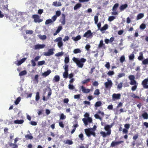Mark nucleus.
<instances>
[{"label": "nucleus", "instance_id": "f257e3e1", "mask_svg": "<svg viewBox=\"0 0 148 148\" xmlns=\"http://www.w3.org/2000/svg\"><path fill=\"white\" fill-rule=\"evenodd\" d=\"M72 60L79 67L82 68L84 65V63L86 61V60L84 58H82L80 59L74 57Z\"/></svg>", "mask_w": 148, "mask_h": 148}, {"label": "nucleus", "instance_id": "f03ea898", "mask_svg": "<svg viewBox=\"0 0 148 148\" xmlns=\"http://www.w3.org/2000/svg\"><path fill=\"white\" fill-rule=\"evenodd\" d=\"M128 78L130 81V84L134 85L132 87L131 90L133 91H134L136 89L138 84V83L135 80V76L133 75H130L128 77Z\"/></svg>", "mask_w": 148, "mask_h": 148}, {"label": "nucleus", "instance_id": "7ed1b4c3", "mask_svg": "<svg viewBox=\"0 0 148 148\" xmlns=\"http://www.w3.org/2000/svg\"><path fill=\"white\" fill-rule=\"evenodd\" d=\"M68 65L66 64L63 66L65 71L63 74V76L64 78H67L68 76Z\"/></svg>", "mask_w": 148, "mask_h": 148}, {"label": "nucleus", "instance_id": "20e7f679", "mask_svg": "<svg viewBox=\"0 0 148 148\" xmlns=\"http://www.w3.org/2000/svg\"><path fill=\"white\" fill-rule=\"evenodd\" d=\"M32 18L34 19V21L36 23H40L42 21V19L40 18L39 16L37 14L33 15Z\"/></svg>", "mask_w": 148, "mask_h": 148}, {"label": "nucleus", "instance_id": "39448f33", "mask_svg": "<svg viewBox=\"0 0 148 148\" xmlns=\"http://www.w3.org/2000/svg\"><path fill=\"white\" fill-rule=\"evenodd\" d=\"M18 140V138H16L14 140V143H9L8 144L10 146L12 147V148H18V145L16 144L17 141Z\"/></svg>", "mask_w": 148, "mask_h": 148}, {"label": "nucleus", "instance_id": "423d86ee", "mask_svg": "<svg viewBox=\"0 0 148 148\" xmlns=\"http://www.w3.org/2000/svg\"><path fill=\"white\" fill-rule=\"evenodd\" d=\"M83 36L87 38H91L93 36V34L90 30H88L85 33Z\"/></svg>", "mask_w": 148, "mask_h": 148}, {"label": "nucleus", "instance_id": "0eeeda50", "mask_svg": "<svg viewBox=\"0 0 148 148\" xmlns=\"http://www.w3.org/2000/svg\"><path fill=\"white\" fill-rule=\"evenodd\" d=\"M105 87L106 88L110 89L112 85V83L111 80L108 79V81L104 84Z\"/></svg>", "mask_w": 148, "mask_h": 148}, {"label": "nucleus", "instance_id": "6e6552de", "mask_svg": "<svg viewBox=\"0 0 148 148\" xmlns=\"http://www.w3.org/2000/svg\"><path fill=\"white\" fill-rule=\"evenodd\" d=\"M54 50V49H51L48 50L47 52H45L44 53V55L45 56H50L53 55L54 52L53 51Z\"/></svg>", "mask_w": 148, "mask_h": 148}, {"label": "nucleus", "instance_id": "1a4fd4ad", "mask_svg": "<svg viewBox=\"0 0 148 148\" xmlns=\"http://www.w3.org/2000/svg\"><path fill=\"white\" fill-rule=\"evenodd\" d=\"M82 121L85 125H88V123H92V119L90 117H88L87 119L83 118L82 119Z\"/></svg>", "mask_w": 148, "mask_h": 148}, {"label": "nucleus", "instance_id": "9d476101", "mask_svg": "<svg viewBox=\"0 0 148 148\" xmlns=\"http://www.w3.org/2000/svg\"><path fill=\"white\" fill-rule=\"evenodd\" d=\"M92 130H93V129L92 128L86 129L84 130L86 135L88 137H89L90 136L91 134H92Z\"/></svg>", "mask_w": 148, "mask_h": 148}, {"label": "nucleus", "instance_id": "9b49d317", "mask_svg": "<svg viewBox=\"0 0 148 148\" xmlns=\"http://www.w3.org/2000/svg\"><path fill=\"white\" fill-rule=\"evenodd\" d=\"M26 58H23L20 60H17L15 62V63L17 66H19L23 63L26 60Z\"/></svg>", "mask_w": 148, "mask_h": 148}, {"label": "nucleus", "instance_id": "f8f14e48", "mask_svg": "<svg viewBox=\"0 0 148 148\" xmlns=\"http://www.w3.org/2000/svg\"><path fill=\"white\" fill-rule=\"evenodd\" d=\"M123 142H124L123 141H120L117 142L113 141H112L111 144V146L113 147L116 145H119L122 143H123Z\"/></svg>", "mask_w": 148, "mask_h": 148}, {"label": "nucleus", "instance_id": "ddd939ff", "mask_svg": "<svg viewBox=\"0 0 148 148\" xmlns=\"http://www.w3.org/2000/svg\"><path fill=\"white\" fill-rule=\"evenodd\" d=\"M114 125V123H113L111 124V125H107L104 127V129L106 131H108L110 132V133H111V130L110 128Z\"/></svg>", "mask_w": 148, "mask_h": 148}, {"label": "nucleus", "instance_id": "4468645a", "mask_svg": "<svg viewBox=\"0 0 148 148\" xmlns=\"http://www.w3.org/2000/svg\"><path fill=\"white\" fill-rule=\"evenodd\" d=\"M107 131L106 133L103 131L101 132H100V134L102 135L103 138L106 137L107 136H110L111 134L110 131Z\"/></svg>", "mask_w": 148, "mask_h": 148}, {"label": "nucleus", "instance_id": "2eb2a0df", "mask_svg": "<svg viewBox=\"0 0 148 148\" xmlns=\"http://www.w3.org/2000/svg\"><path fill=\"white\" fill-rule=\"evenodd\" d=\"M1 9L3 11L4 10H7L8 12L9 11V10L8 8V4H6V5H2L0 6Z\"/></svg>", "mask_w": 148, "mask_h": 148}, {"label": "nucleus", "instance_id": "dca6fc26", "mask_svg": "<svg viewBox=\"0 0 148 148\" xmlns=\"http://www.w3.org/2000/svg\"><path fill=\"white\" fill-rule=\"evenodd\" d=\"M103 47V49L106 48V46L103 43V41L101 40L100 41L99 43L98 46V48L100 49Z\"/></svg>", "mask_w": 148, "mask_h": 148}, {"label": "nucleus", "instance_id": "f3484780", "mask_svg": "<svg viewBox=\"0 0 148 148\" xmlns=\"http://www.w3.org/2000/svg\"><path fill=\"white\" fill-rule=\"evenodd\" d=\"M81 87L82 92L84 93H88L90 91V89H86L83 86H82Z\"/></svg>", "mask_w": 148, "mask_h": 148}, {"label": "nucleus", "instance_id": "a211bd4d", "mask_svg": "<svg viewBox=\"0 0 148 148\" xmlns=\"http://www.w3.org/2000/svg\"><path fill=\"white\" fill-rule=\"evenodd\" d=\"M45 47V45L44 44H37L35 45L34 47L35 49H37L43 48Z\"/></svg>", "mask_w": 148, "mask_h": 148}, {"label": "nucleus", "instance_id": "6ab92c4d", "mask_svg": "<svg viewBox=\"0 0 148 148\" xmlns=\"http://www.w3.org/2000/svg\"><path fill=\"white\" fill-rule=\"evenodd\" d=\"M112 98L114 99H120L121 95L120 94H113L112 96Z\"/></svg>", "mask_w": 148, "mask_h": 148}, {"label": "nucleus", "instance_id": "aec40b11", "mask_svg": "<svg viewBox=\"0 0 148 148\" xmlns=\"http://www.w3.org/2000/svg\"><path fill=\"white\" fill-rule=\"evenodd\" d=\"M51 71L49 69L46 71L45 72L42 74V75L44 77H46L48 76L51 73Z\"/></svg>", "mask_w": 148, "mask_h": 148}, {"label": "nucleus", "instance_id": "412c9836", "mask_svg": "<svg viewBox=\"0 0 148 148\" xmlns=\"http://www.w3.org/2000/svg\"><path fill=\"white\" fill-rule=\"evenodd\" d=\"M60 80V77L58 75H56L54 77L53 79V82H58Z\"/></svg>", "mask_w": 148, "mask_h": 148}, {"label": "nucleus", "instance_id": "4be33fe9", "mask_svg": "<svg viewBox=\"0 0 148 148\" xmlns=\"http://www.w3.org/2000/svg\"><path fill=\"white\" fill-rule=\"evenodd\" d=\"M62 27L61 26H58L57 29L56 31V32L54 33L53 35H56L58 33H59L60 31L62 29Z\"/></svg>", "mask_w": 148, "mask_h": 148}, {"label": "nucleus", "instance_id": "5701e85b", "mask_svg": "<svg viewBox=\"0 0 148 148\" xmlns=\"http://www.w3.org/2000/svg\"><path fill=\"white\" fill-rule=\"evenodd\" d=\"M148 82V79H145L142 82V84L143 85L144 88H145L146 86L147 85V84Z\"/></svg>", "mask_w": 148, "mask_h": 148}, {"label": "nucleus", "instance_id": "b1692460", "mask_svg": "<svg viewBox=\"0 0 148 148\" xmlns=\"http://www.w3.org/2000/svg\"><path fill=\"white\" fill-rule=\"evenodd\" d=\"M127 4H125L122 5L120 7V9L121 11H122L126 9L127 7Z\"/></svg>", "mask_w": 148, "mask_h": 148}, {"label": "nucleus", "instance_id": "393cba45", "mask_svg": "<svg viewBox=\"0 0 148 148\" xmlns=\"http://www.w3.org/2000/svg\"><path fill=\"white\" fill-rule=\"evenodd\" d=\"M82 6V4L80 3H78L74 7V10H76L77 9H79Z\"/></svg>", "mask_w": 148, "mask_h": 148}, {"label": "nucleus", "instance_id": "a878e982", "mask_svg": "<svg viewBox=\"0 0 148 148\" xmlns=\"http://www.w3.org/2000/svg\"><path fill=\"white\" fill-rule=\"evenodd\" d=\"M24 122L23 120H16L14 121V123L16 124H21Z\"/></svg>", "mask_w": 148, "mask_h": 148}, {"label": "nucleus", "instance_id": "bb28decb", "mask_svg": "<svg viewBox=\"0 0 148 148\" xmlns=\"http://www.w3.org/2000/svg\"><path fill=\"white\" fill-rule=\"evenodd\" d=\"M144 16L143 13H140L138 14L137 16L136 19L137 20H139L143 17Z\"/></svg>", "mask_w": 148, "mask_h": 148}, {"label": "nucleus", "instance_id": "cd10ccee", "mask_svg": "<svg viewBox=\"0 0 148 148\" xmlns=\"http://www.w3.org/2000/svg\"><path fill=\"white\" fill-rule=\"evenodd\" d=\"M108 28V25L107 24H106L104 25V26L102 27L100 30L101 31H103L107 29Z\"/></svg>", "mask_w": 148, "mask_h": 148}, {"label": "nucleus", "instance_id": "c85d7f7f", "mask_svg": "<svg viewBox=\"0 0 148 148\" xmlns=\"http://www.w3.org/2000/svg\"><path fill=\"white\" fill-rule=\"evenodd\" d=\"M62 21L61 22V24L63 25H64L65 24L66 21H65V15L64 14H62Z\"/></svg>", "mask_w": 148, "mask_h": 148}, {"label": "nucleus", "instance_id": "c756f323", "mask_svg": "<svg viewBox=\"0 0 148 148\" xmlns=\"http://www.w3.org/2000/svg\"><path fill=\"white\" fill-rule=\"evenodd\" d=\"M140 56L138 58V59L139 60H141L143 58V54L142 52H140L139 53Z\"/></svg>", "mask_w": 148, "mask_h": 148}, {"label": "nucleus", "instance_id": "7c9ffc66", "mask_svg": "<svg viewBox=\"0 0 148 148\" xmlns=\"http://www.w3.org/2000/svg\"><path fill=\"white\" fill-rule=\"evenodd\" d=\"M64 143L65 144H67L69 145H72L73 143L72 141L69 139L67 140L66 141H64Z\"/></svg>", "mask_w": 148, "mask_h": 148}, {"label": "nucleus", "instance_id": "2f4dec72", "mask_svg": "<svg viewBox=\"0 0 148 148\" xmlns=\"http://www.w3.org/2000/svg\"><path fill=\"white\" fill-rule=\"evenodd\" d=\"M119 5V4L118 3L115 4L112 8V10L113 11H116L117 8Z\"/></svg>", "mask_w": 148, "mask_h": 148}, {"label": "nucleus", "instance_id": "473e14b6", "mask_svg": "<svg viewBox=\"0 0 148 148\" xmlns=\"http://www.w3.org/2000/svg\"><path fill=\"white\" fill-rule=\"evenodd\" d=\"M81 52V50L79 49H75L73 51V52L75 54L80 53Z\"/></svg>", "mask_w": 148, "mask_h": 148}, {"label": "nucleus", "instance_id": "72a5a7b5", "mask_svg": "<svg viewBox=\"0 0 148 148\" xmlns=\"http://www.w3.org/2000/svg\"><path fill=\"white\" fill-rule=\"evenodd\" d=\"M81 38V36L80 35H78L75 37H73L72 39L75 41H77L79 40Z\"/></svg>", "mask_w": 148, "mask_h": 148}, {"label": "nucleus", "instance_id": "f704fd0d", "mask_svg": "<svg viewBox=\"0 0 148 148\" xmlns=\"http://www.w3.org/2000/svg\"><path fill=\"white\" fill-rule=\"evenodd\" d=\"M101 105L102 103L100 101H99L95 103V106L96 107H99L101 106Z\"/></svg>", "mask_w": 148, "mask_h": 148}, {"label": "nucleus", "instance_id": "c9c22d12", "mask_svg": "<svg viewBox=\"0 0 148 148\" xmlns=\"http://www.w3.org/2000/svg\"><path fill=\"white\" fill-rule=\"evenodd\" d=\"M142 116L144 119H148V114L147 112H145L142 114Z\"/></svg>", "mask_w": 148, "mask_h": 148}, {"label": "nucleus", "instance_id": "e433bc0d", "mask_svg": "<svg viewBox=\"0 0 148 148\" xmlns=\"http://www.w3.org/2000/svg\"><path fill=\"white\" fill-rule=\"evenodd\" d=\"M25 137L26 138L27 140L29 139H32L33 138V137L31 135L27 134L25 136Z\"/></svg>", "mask_w": 148, "mask_h": 148}, {"label": "nucleus", "instance_id": "4c0bfd02", "mask_svg": "<svg viewBox=\"0 0 148 148\" xmlns=\"http://www.w3.org/2000/svg\"><path fill=\"white\" fill-rule=\"evenodd\" d=\"M21 100V98L20 97H18L14 102L15 104L16 105L18 104L20 101Z\"/></svg>", "mask_w": 148, "mask_h": 148}, {"label": "nucleus", "instance_id": "58836bf2", "mask_svg": "<svg viewBox=\"0 0 148 148\" xmlns=\"http://www.w3.org/2000/svg\"><path fill=\"white\" fill-rule=\"evenodd\" d=\"M27 71L26 70H24L20 72L19 73V75L22 76L26 75L27 74Z\"/></svg>", "mask_w": 148, "mask_h": 148}, {"label": "nucleus", "instance_id": "ea45409f", "mask_svg": "<svg viewBox=\"0 0 148 148\" xmlns=\"http://www.w3.org/2000/svg\"><path fill=\"white\" fill-rule=\"evenodd\" d=\"M90 80V78L88 79H86L83 80L82 82V83L83 84H84L88 83Z\"/></svg>", "mask_w": 148, "mask_h": 148}, {"label": "nucleus", "instance_id": "a19ab883", "mask_svg": "<svg viewBox=\"0 0 148 148\" xmlns=\"http://www.w3.org/2000/svg\"><path fill=\"white\" fill-rule=\"evenodd\" d=\"M40 99L39 93L37 92L36 93V101H38Z\"/></svg>", "mask_w": 148, "mask_h": 148}, {"label": "nucleus", "instance_id": "79ce46f5", "mask_svg": "<svg viewBox=\"0 0 148 148\" xmlns=\"http://www.w3.org/2000/svg\"><path fill=\"white\" fill-rule=\"evenodd\" d=\"M39 37L40 39L42 40H45L47 38V37L45 35H39Z\"/></svg>", "mask_w": 148, "mask_h": 148}, {"label": "nucleus", "instance_id": "37998d69", "mask_svg": "<svg viewBox=\"0 0 148 148\" xmlns=\"http://www.w3.org/2000/svg\"><path fill=\"white\" fill-rule=\"evenodd\" d=\"M129 58L130 60H133L134 58V53H132L129 56Z\"/></svg>", "mask_w": 148, "mask_h": 148}, {"label": "nucleus", "instance_id": "c03bdc74", "mask_svg": "<svg viewBox=\"0 0 148 148\" xmlns=\"http://www.w3.org/2000/svg\"><path fill=\"white\" fill-rule=\"evenodd\" d=\"M62 38L61 37H59L57 38L54 41L55 42H60L62 41Z\"/></svg>", "mask_w": 148, "mask_h": 148}, {"label": "nucleus", "instance_id": "a18cd8bd", "mask_svg": "<svg viewBox=\"0 0 148 148\" xmlns=\"http://www.w3.org/2000/svg\"><path fill=\"white\" fill-rule=\"evenodd\" d=\"M100 94V92L99 89H97L95 90L94 93L95 95H98Z\"/></svg>", "mask_w": 148, "mask_h": 148}, {"label": "nucleus", "instance_id": "49530a36", "mask_svg": "<svg viewBox=\"0 0 148 148\" xmlns=\"http://www.w3.org/2000/svg\"><path fill=\"white\" fill-rule=\"evenodd\" d=\"M52 22V20L51 19H49L46 20L45 23L46 25H48Z\"/></svg>", "mask_w": 148, "mask_h": 148}, {"label": "nucleus", "instance_id": "de8ad7c7", "mask_svg": "<svg viewBox=\"0 0 148 148\" xmlns=\"http://www.w3.org/2000/svg\"><path fill=\"white\" fill-rule=\"evenodd\" d=\"M146 25L144 23H142V24H141L140 26V28L141 29H142L143 30L144 29L146 28Z\"/></svg>", "mask_w": 148, "mask_h": 148}, {"label": "nucleus", "instance_id": "09e8293b", "mask_svg": "<svg viewBox=\"0 0 148 148\" xmlns=\"http://www.w3.org/2000/svg\"><path fill=\"white\" fill-rule=\"evenodd\" d=\"M45 61L44 60L39 61L38 62V65L41 66L44 64H45Z\"/></svg>", "mask_w": 148, "mask_h": 148}, {"label": "nucleus", "instance_id": "8fccbe9b", "mask_svg": "<svg viewBox=\"0 0 148 148\" xmlns=\"http://www.w3.org/2000/svg\"><path fill=\"white\" fill-rule=\"evenodd\" d=\"M125 57L124 56H121L120 58V61L121 63H123L125 61Z\"/></svg>", "mask_w": 148, "mask_h": 148}, {"label": "nucleus", "instance_id": "3c124183", "mask_svg": "<svg viewBox=\"0 0 148 148\" xmlns=\"http://www.w3.org/2000/svg\"><path fill=\"white\" fill-rule=\"evenodd\" d=\"M69 61V57H66L65 58L64 62L66 64L68 63Z\"/></svg>", "mask_w": 148, "mask_h": 148}, {"label": "nucleus", "instance_id": "603ef678", "mask_svg": "<svg viewBox=\"0 0 148 148\" xmlns=\"http://www.w3.org/2000/svg\"><path fill=\"white\" fill-rule=\"evenodd\" d=\"M143 64L145 65L148 64V58L144 60L142 62Z\"/></svg>", "mask_w": 148, "mask_h": 148}, {"label": "nucleus", "instance_id": "864d4df0", "mask_svg": "<svg viewBox=\"0 0 148 148\" xmlns=\"http://www.w3.org/2000/svg\"><path fill=\"white\" fill-rule=\"evenodd\" d=\"M27 34H32L33 33V31L32 30H27L26 31Z\"/></svg>", "mask_w": 148, "mask_h": 148}, {"label": "nucleus", "instance_id": "5fc2aeb1", "mask_svg": "<svg viewBox=\"0 0 148 148\" xmlns=\"http://www.w3.org/2000/svg\"><path fill=\"white\" fill-rule=\"evenodd\" d=\"M95 23L97 24L98 21V17L97 16H95L94 17Z\"/></svg>", "mask_w": 148, "mask_h": 148}, {"label": "nucleus", "instance_id": "6e6d98bb", "mask_svg": "<svg viewBox=\"0 0 148 148\" xmlns=\"http://www.w3.org/2000/svg\"><path fill=\"white\" fill-rule=\"evenodd\" d=\"M66 116L64 115L63 114H61L60 116V119L62 120L64 119H66Z\"/></svg>", "mask_w": 148, "mask_h": 148}, {"label": "nucleus", "instance_id": "4d7b16f0", "mask_svg": "<svg viewBox=\"0 0 148 148\" xmlns=\"http://www.w3.org/2000/svg\"><path fill=\"white\" fill-rule=\"evenodd\" d=\"M115 18V17L113 16H110L108 19V20L110 21H111Z\"/></svg>", "mask_w": 148, "mask_h": 148}, {"label": "nucleus", "instance_id": "13d9d810", "mask_svg": "<svg viewBox=\"0 0 148 148\" xmlns=\"http://www.w3.org/2000/svg\"><path fill=\"white\" fill-rule=\"evenodd\" d=\"M63 54L62 52H58L55 54V56H56L59 57L62 56Z\"/></svg>", "mask_w": 148, "mask_h": 148}, {"label": "nucleus", "instance_id": "bf43d9fd", "mask_svg": "<svg viewBox=\"0 0 148 148\" xmlns=\"http://www.w3.org/2000/svg\"><path fill=\"white\" fill-rule=\"evenodd\" d=\"M69 88L70 90H73L74 89V86L72 84H69Z\"/></svg>", "mask_w": 148, "mask_h": 148}, {"label": "nucleus", "instance_id": "052dcab7", "mask_svg": "<svg viewBox=\"0 0 148 148\" xmlns=\"http://www.w3.org/2000/svg\"><path fill=\"white\" fill-rule=\"evenodd\" d=\"M63 45V42L62 41L60 42H58V47L60 48H61Z\"/></svg>", "mask_w": 148, "mask_h": 148}, {"label": "nucleus", "instance_id": "680f3d73", "mask_svg": "<svg viewBox=\"0 0 148 148\" xmlns=\"http://www.w3.org/2000/svg\"><path fill=\"white\" fill-rule=\"evenodd\" d=\"M105 66L108 69H109L110 67V63L109 62H107Z\"/></svg>", "mask_w": 148, "mask_h": 148}, {"label": "nucleus", "instance_id": "e2e57ef3", "mask_svg": "<svg viewBox=\"0 0 148 148\" xmlns=\"http://www.w3.org/2000/svg\"><path fill=\"white\" fill-rule=\"evenodd\" d=\"M123 86V83L120 82L117 86V88L118 89H121Z\"/></svg>", "mask_w": 148, "mask_h": 148}, {"label": "nucleus", "instance_id": "0e129e2a", "mask_svg": "<svg viewBox=\"0 0 148 148\" xmlns=\"http://www.w3.org/2000/svg\"><path fill=\"white\" fill-rule=\"evenodd\" d=\"M38 75H36L35 76L34 80L37 82L38 83Z\"/></svg>", "mask_w": 148, "mask_h": 148}, {"label": "nucleus", "instance_id": "69168bd1", "mask_svg": "<svg viewBox=\"0 0 148 148\" xmlns=\"http://www.w3.org/2000/svg\"><path fill=\"white\" fill-rule=\"evenodd\" d=\"M94 116L96 119H98L101 120L102 119V118L100 117L99 116L98 114H95Z\"/></svg>", "mask_w": 148, "mask_h": 148}, {"label": "nucleus", "instance_id": "338daca9", "mask_svg": "<svg viewBox=\"0 0 148 148\" xmlns=\"http://www.w3.org/2000/svg\"><path fill=\"white\" fill-rule=\"evenodd\" d=\"M114 73L113 71H108L107 73V74L109 76H111L114 75Z\"/></svg>", "mask_w": 148, "mask_h": 148}, {"label": "nucleus", "instance_id": "774afa93", "mask_svg": "<svg viewBox=\"0 0 148 148\" xmlns=\"http://www.w3.org/2000/svg\"><path fill=\"white\" fill-rule=\"evenodd\" d=\"M61 14V12L60 11H57L56 12V16H60Z\"/></svg>", "mask_w": 148, "mask_h": 148}]
</instances>
